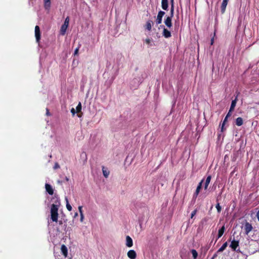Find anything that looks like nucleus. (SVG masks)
Here are the masks:
<instances>
[{
  "label": "nucleus",
  "instance_id": "obj_1",
  "mask_svg": "<svg viewBox=\"0 0 259 259\" xmlns=\"http://www.w3.org/2000/svg\"><path fill=\"white\" fill-rule=\"evenodd\" d=\"M59 206V203L56 202V204H52L51 208V219L53 221H57L58 217V209Z\"/></svg>",
  "mask_w": 259,
  "mask_h": 259
},
{
  "label": "nucleus",
  "instance_id": "obj_2",
  "mask_svg": "<svg viewBox=\"0 0 259 259\" xmlns=\"http://www.w3.org/2000/svg\"><path fill=\"white\" fill-rule=\"evenodd\" d=\"M35 37L36 41L39 42L40 39V31L38 26H36L35 27Z\"/></svg>",
  "mask_w": 259,
  "mask_h": 259
},
{
  "label": "nucleus",
  "instance_id": "obj_3",
  "mask_svg": "<svg viewBox=\"0 0 259 259\" xmlns=\"http://www.w3.org/2000/svg\"><path fill=\"white\" fill-rule=\"evenodd\" d=\"M81 109H82L81 104L80 102H79L76 108V112L77 113V115L79 118L81 117L83 115V113L81 111Z\"/></svg>",
  "mask_w": 259,
  "mask_h": 259
},
{
  "label": "nucleus",
  "instance_id": "obj_4",
  "mask_svg": "<svg viewBox=\"0 0 259 259\" xmlns=\"http://www.w3.org/2000/svg\"><path fill=\"white\" fill-rule=\"evenodd\" d=\"M127 256L131 259H135L137 256L136 252L134 250H130L127 253Z\"/></svg>",
  "mask_w": 259,
  "mask_h": 259
},
{
  "label": "nucleus",
  "instance_id": "obj_5",
  "mask_svg": "<svg viewBox=\"0 0 259 259\" xmlns=\"http://www.w3.org/2000/svg\"><path fill=\"white\" fill-rule=\"evenodd\" d=\"M239 245V242L238 241H236L235 240H233L231 241V243L230 244V247L234 250H235L237 248V247Z\"/></svg>",
  "mask_w": 259,
  "mask_h": 259
},
{
  "label": "nucleus",
  "instance_id": "obj_6",
  "mask_svg": "<svg viewBox=\"0 0 259 259\" xmlns=\"http://www.w3.org/2000/svg\"><path fill=\"white\" fill-rule=\"evenodd\" d=\"M133 243L132 239L129 236H127L126 237V245L128 247H131L133 246Z\"/></svg>",
  "mask_w": 259,
  "mask_h": 259
},
{
  "label": "nucleus",
  "instance_id": "obj_7",
  "mask_svg": "<svg viewBox=\"0 0 259 259\" xmlns=\"http://www.w3.org/2000/svg\"><path fill=\"white\" fill-rule=\"evenodd\" d=\"M164 14H165V13L162 11H160L159 12V13L157 15V19H156V22L158 24L161 23V20H162V18L163 16L164 15Z\"/></svg>",
  "mask_w": 259,
  "mask_h": 259
},
{
  "label": "nucleus",
  "instance_id": "obj_8",
  "mask_svg": "<svg viewBox=\"0 0 259 259\" xmlns=\"http://www.w3.org/2000/svg\"><path fill=\"white\" fill-rule=\"evenodd\" d=\"M46 190L49 194L52 195L53 194L54 190L51 186L49 184H46Z\"/></svg>",
  "mask_w": 259,
  "mask_h": 259
},
{
  "label": "nucleus",
  "instance_id": "obj_9",
  "mask_svg": "<svg viewBox=\"0 0 259 259\" xmlns=\"http://www.w3.org/2000/svg\"><path fill=\"white\" fill-rule=\"evenodd\" d=\"M103 174L105 178H108L110 174V171L108 168L104 166L102 168Z\"/></svg>",
  "mask_w": 259,
  "mask_h": 259
},
{
  "label": "nucleus",
  "instance_id": "obj_10",
  "mask_svg": "<svg viewBox=\"0 0 259 259\" xmlns=\"http://www.w3.org/2000/svg\"><path fill=\"white\" fill-rule=\"evenodd\" d=\"M44 1L45 9L49 10L51 7V0H44Z\"/></svg>",
  "mask_w": 259,
  "mask_h": 259
},
{
  "label": "nucleus",
  "instance_id": "obj_11",
  "mask_svg": "<svg viewBox=\"0 0 259 259\" xmlns=\"http://www.w3.org/2000/svg\"><path fill=\"white\" fill-rule=\"evenodd\" d=\"M171 16L167 17L164 21L165 24L169 28L171 26Z\"/></svg>",
  "mask_w": 259,
  "mask_h": 259
},
{
  "label": "nucleus",
  "instance_id": "obj_12",
  "mask_svg": "<svg viewBox=\"0 0 259 259\" xmlns=\"http://www.w3.org/2000/svg\"><path fill=\"white\" fill-rule=\"evenodd\" d=\"M163 35L165 38H168L170 37L171 33L169 31H168L167 29L164 28L163 31Z\"/></svg>",
  "mask_w": 259,
  "mask_h": 259
},
{
  "label": "nucleus",
  "instance_id": "obj_13",
  "mask_svg": "<svg viewBox=\"0 0 259 259\" xmlns=\"http://www.w3.org/2000/svg\"><path fill=\"white\" fill-rule=\"evenodd\" d=\"M162 7L164 10H166L168 7L167 0H162Z\"/></svg>",
  "mask_w": 259,
  "mask_h": 259
},
{
  "label": "nucleus",
  "instance_id": "obj_14",
  "mask_svg": "<svg viewBox=\"0 0 259 259\" xmlns=\"http://www.w3.org/2000/svg\"><path fill=\"white\" fill-rule=\"evenodd\" d=\"M59 250V247L57 246V245H55L54 247V254L56 257V259H63V258H60L59 256H60V255H57V253L56 252L57 250Z\"/></svg>",
  "mask_w": 259,
  "mask_h": 259
},
{
  "label": "nucleus",
  "instance_id": "obj_15",
  "mask_svg": "<svg viewBox=\"0 0 259 259\" xmlns=\"http://www.w3.org/2000/svg\"><path fill=\"white\" fill-rule=\"evenodd\" d=\"M243 119L241 117H238L236 120V124L238 126H240L243 124Z\"/></svg>",
  "mask_w": 259,
  "mask_h": 259
},
{
  "label": "nucleus",
  "instance_id": "obj_16",
  "mask_svg": "<svg viewBox=\"0 0 259 259\" xmlns=\"http://www.w3.org/2000/svg\"><path fill=\"white\" fill-rule=\"evenodd\" d=\"M211 180V176H209L207 177L205 183V186H204V189L206 190L207 188V187L210 183Z\"/></svg>",
  "mask_w": 259,
  "mask_h": 259
},
{
  "label": "nucleus",
  "instance_id": "obj_17",
  "mask_svg": "<svg viewBox=\"0 0 259 259\" xmlns=\"http://www.w3.org/2000/svg\"><path fill=\"white\" fill-rule=\"evenodd\" d=\"M236 102H237V98H236L234 100H233L232 102L231 106V107L230 109V112H232L234 110V109L236 106Z\"/></svg>",
  "mask_w": 259,
  "mask_h": 259
},
{
  "label": "nucleus",
  "instance_id": "obj_18",
  "mask_svg": "<svg viewBox=\"0 0 259 259\" xmlns=\"http://www.w3.org/2000/svg\"><path fill=\"white\" fill-rule=\"evenodd\" d=\"M202 182L203 181H201V182L199 183V185L198 186L195 192L196 195H197L199 194L200 190L201 189Z\"/></svg>",
  "mask_w": 259,
  "mask_h": 259
},
{
  "label": "nucleus",
  "instance_id": "obj_19",
  "mask_svg": "<svg viewBox=\"0 0 259 259\" xmlns=\"http://www.w3.org/2000/svg\"><path fill=\"white\" fill-rule=\"evenodd\" d=\"M227 3H228V2H224V1L223 2V3H222V5L221 6L222 11L223 13H224L225 11V9L227 5Z\"/></svg>",
  "mask_w": 259,
  "mask_h": 259
},
{
  "label": "nucleus",
  "instance_id": "obj_20",
  "mask_svg": "<svg viewBox=\"0 0 259 259\" xmlns=\"http://www.w3.org/2000/svg\"><path fill=\"white\" fill-rule=\"evenodd\" d=\"M227 242H225V243H224L223 245L221 246V247L219 249V251L222 252L223 251H224L227 247Z\"/></svg>",
  "mask_w": 259,
  "mask_h": 259
},
{
  "label": "nucleus",
  "instance_id": "obj_21",
  "mask_svg": "<svg viewBox=\"0 0 259 259\" xmlns=\"http://www.w3.org/2000/svg\"><path fill=\"white\" fill-rule=\"evenodd\" d=\"M170 2H171V10H170V15H171V17H172L173 15H174V0H170Z\"/></svg>",
  "mask_w": 259,
  "mask_h": 259
},
{
  "label": "nucleus",
  "instance_id": "obj_22",
  "mask_svg": "<svg viewBox=\"0 0 259 259\" xmlns=\"http://www.w3.org/2000/svg\"><path fill=\"white\" fill-rule=\"evenodd\" d=\"M224 233V228H221V229H220L219 230L218 238L221 237L223 235Z\"/></svg>",
  "mask_w": 259,
  "mask_h": 259
},
{
  "label": "nucleus",
  "instance_id": "obj_23",
  "mask_svg": "<svg viewBox=\"0 0 259 259\" xmlns=\"http://www.w3.org/2000/svg\"><path fill=\"white\" fill-rule=\"evenodd\" d=\"M191 253L192 254L194 259H196L198 256L197 252L195 250L192 249L191 250Z\"/></svg>",
  "mask_w": 259,
  "mask_h": 259
},
{
  "label": "nucleus",
  "instance_id": "obj_24",
  "mask_svg": "<svg viewBox=\"0 0 259 259\" xmlns=\"http://www.w3.org/2000/svg\"><path fill=\"white\" fill-rule=\"evenodd\" d=\"M81 208H82L81 206H79L78 209H79V212L80 213V221L82 222L83 219V213L82 212Z\"/></svg>",
  "mask_w": 259,
  "mask_h": 259
},
{
  "label": "nucleus",
  "instance_id": "obj_25",
  "mask_svg": "<svg viewBox=\"0 0 259 259\" xmlns=\"http://www.w3.org/2000/svg\"><path fill=\"white\" fill-rule=\"evenodd\" d=\"M61 253L65 256V245L62 244L61 247Z\"/></svg>",
  "mask_w": 259,
  "mask_h": 259
},
{
  "label": "nucleus",
  "instance_id": "obj_26",
  "mask_svg": "<svg viewBox=\"0 0 259 259\" xmlns=\"http://www.w3.org/2000/svg\"><path fill=\"white\" fill-rule=\"evenodd\" d=\"M146 27L149 30H151V22L150 21H148L147 22V24H146Z\"/></svg>",
  "mask_w": 259,
  "mask_h": 259
},
{
  "label": "nucleus",
  "instance_id": "obj_27",
  "mask_svg": "<svg viewBox=\"0 0 259 259\" xmlns=\"http://www.w3.org/2000/svg\"><path fill=\"white\" fill-rule=\"evenodd\" d=\"M66 206L68 211H70L72 210V206L68 203V202H67Z\"/></svg>",
  "mask_w": 259,
  "mask_h": 259
},
{
  "label": "nucleus",
  "instance_id": "obj_28",
  "mask_svg": "<svg viewBox=\"0 0 259 259\" xmlns=\"http://www.w3.org/2000/svg\"><path fill=\"white\" fill-rule=\"evenodd\" d=\"M216 208L217 209V211L218 212H220L222 209V207L219 204V203H218L216 205Z\"/></svg>",
  "mask_w": 259,
  "mask_h": 259
},
{
  "label": "nucleus",
  "instance_id": "obj_29",
  "mask_svg": "<svg viewBox=\"0 0 259 259\" xmlns=\"http://www.w3.org/2000/svg\"><path fill=\"white\" fill-rule=\"evenodd\" d=\"M64 26H65V24L62 25V27H61V33L62 34V35H64L65 34V29H64Z\"/></svg>",
  "mask_w": 259,
  "mask_h": 259
},
{
  "label": "nucleus",
  "instance_id": "obj_30",
  "mask_svg": "<svg viewBox=\"0 0 259 259\" xmlns=\"http://www.w3.org/2000/svg\"><path fill=\"white\" fill-rule=\"evenodd\" d=\"M252 228H246L245 232L247 234L251 230Z\"/></svg>",
  "mask_w": 259,
  "mask_h": 259
},
{
  "label": "nucleus",
  "instance_id": "obj_31",
  "mask_svg": "<svg viewBox=\"0 0 259 259\" xmlns=\"http://www.w3.org/2000/svg\"><path fill=\"white\" fill-rule=\"evenodd\" d=\"M71 112L72 113L73 115H74L75 113H76V110L74 108H72L71 110Z\"/></svg>",
  "mask_w": 259,
  "mask_h": 259
},
{
  "label": "nucleus",
  "instance_id": "obj_32",
  "mask_svg": "<svg viewBox=\"0 0 259 259\" xmlns=\"http://www.w3.org/2000/svg\"><path fill=\"white\" fill-rule=\"evenodd\" d=\"M78 48H77L75 51V52H74V55H77V54H78Z\"/></svg>",
  "mask_w": 259,
  "mask_h": 259
},
{
  "label": "nucleus",
  "instance_id": "obj_33",
  "mask_svg": "<svg viewBox=\"0 0 259 259\" xmlns=\"http://www.w3.org/2000/svg\"><path fill=\"white\" fill-rule=\"evenodd\" d=\"M146 42L147 44H150V39H148H148H146Z\"/></svg>",
  "mask_w": 259,
  "mask_h": 259
},
{
  "label": "nucleus",
  "instance_id": "obj_34",
  "mask_svg": "<svg viewBox=\"0 0 259 259\" xmlns=\"http://www.w3.org/2000/svg\"><path fill=\"white\" fill-rule=\"evenodd\" d=\"M77 215H78L77 212H74V213H73V217L75 218L76 216H77Z\"/></svg>",
  "mask_w": 259,
  "mask_h": 259
},
{
  "label": "nucleus",
  "instance_id": "obj_35",
  "mask_svg": "<svg viewBox=\"0 0 259 259\" xmlns=\"http://www.w3.org/2000/svg\"><path fill=\"white\" fill-rule=\"evenodd\" d=\"M227 118H228V117H225V119H224V122H223V125H225V122L227 121Z\"/></svg>",
  "mask_w": 259,
  "mask_h": 259
},
{
  "label": "nucleus",
  "instance_id": "obj_36",
  "mask_svg": "<svg viewBox=\"0 0 259 259\" xmlns=\"http://www.w3.org/2000/svg\"><path fill=\"white\" fill-rule=\"evenodd\" d=\"M231 112H230V111H229L228 113L227 114V116H226V117H228L229 116H230L231 115Z\"/></svg>",
  "mask_w": 259,
  "mask_h": 259
},
{
  "label": "nucleus",
  "instance_id": "obj_37",
  "mask_svg": "<svg viewBox=\"0 0 259 259\" xmlns=\"http://www.w3.org/2000/svg\"><path fill=\"white\" fill-rule=\"evenodd\" d=\"M59 167V165H58V164H55V166H54V168L56 169L57 168H58Z\"/></svg>",
  "mask_w": 259,
  "mask_h": 259
},
{
  "label": "nucleus",
  "instance_id": "obj_38",
  "mask_svg": "<svg viewBox=\"0 0 259 259\" xmlns=\"http://www.w3.org/2000/svg\"><path fill=\"white\" fill-rule=\"evenodd\" d=\"M257 219H258V220L259 221V211L257 213Z\"/></svg>",
  "mask_w": 259,
  "mask_h": 259
},
{
  "label": "nucleus",
  "instance_id": "obj_39",
  "mask_svg": "<svg viewBox=\"0 0 259 259\" xmlns=\"http://www.w3.org/2000/svg\"><path fill=\"white\" fill-rule=\"evenodd\" d=\"M224 125H223V124H222V132L223 131V130H224Z\"/></svg>",
  "mask_w": 259,
  "mask_h": 259
},
{
  "label": "nucleus",
  "instance_id": "obj_40",
  "mask_svg": "<svg viewBox=\"0 0 259 259\" xmlns=\"http://www.w3.org/2000/svg\"><path fill=\"white\" fill-rule=\"evenodd\" d=\"M65 23L66 24L67 23H68V21H67V19H66V21H65ZM67 25L66 24V28L67 27Z\"/></svg>",
  "mask_w": 259,
  "mask_h": 259
},
{
  "label": "nucleus",
  "instance_id": "obj_41",
  "mask_svg": "<svg viewBox=\"0 0 259 259\" xmlns=\"http://www.w3.org/2000/svg\"><path fill=\"white\" fill-rule=\"evenodd\" d=\"M67 249L66 248V254H65L66 257L67 256Z\"/></svg>",
  "mask_w": 259,
  "mask_h": 259
},
{
  "label": "nucleus",
  "instance_id": "obj_42",
  "mask_svg": "<svg viewBox=\"0 0 259 259\" xmlns=\"http://www.w3.org/2000/svg\"><path fill=\"white\" fill-rule=\"evenodd\" d=\"M213 40H211V45L213 44Z\"/></svg>",
  "mask_w": 259,
  "mask_h": 259
},
{
  "label": "nucleus",
  "instance_id": "obj_43",
  "mask_svg": "<svg viewBox=\"0 0 259 259\" xmlns=\"http://www.w3.org/2000/svg\"><path fill=\"white\" fill-rule=\"evenodd\" d=\"M47 114L49 115V111H48V110H47Z\"/></svg>",
  "mask_w": 259,
  "mask_h": 259
},
{
  "label": "nucleus",
  "instance_id": "obj_44",
  "mask_svg": "<svg viewBox=\"0 0 259 259\" xmlns=\"http://www.w3.org/2000/svg\"><path fill=\"white\" fill-rule=\"evenodd\" d=\"M228 1L229 0H223L224 2H228Z\"/></svg>",
  "mask_w": 259,
  "mask_h": 259
},
{
  "label": "nucleus",
  "instance_id": "obj_45",
  "mask_svg": "<svg viewBox=\"0 0 259 259\" xmlns=\"http://www.w3.org/2000/svg\"><path fill=\"white\" fill-rule=\"evenodd\" d=\"M195 212H194V213L192 214V216H193V215H194V214H195Z\"/></svg>",
  "mask_w": 259,
  "mask_h": 259
}]
</instances>
